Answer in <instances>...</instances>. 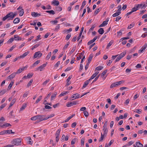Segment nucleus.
Returning <instances> with one entry per match:
<instances>
[{
	"label": "nucleus",
	"instance_id": "nucleus-1",
	"mask_svg": "<svg viewBox=\"0 0 147 147\" xmlns=\"http://www.w3.org/2000/svg\"><path fill=\"white\" fill-rule=\"evenodd\" d=\"M17 14V12H15L14 13L13 12H10L3 18L2 20L3 21H5L6 19H7V21L13 20L14 18L16 16Z\"/></svg>",
	"mask_w": 147,
	"mask_h": 147
},
{
	"label": "nucleus",
	"instance_id": "nucleus-2",
	"mask_svg": "<svg viewBox=\"0 0 147 147\" xmlns=\"http://www.w3.org/2000/svg\"><path fill=\"white\" fill-rule=\"evenodd\" d=\"M21 139L19 138H17L14 139L11 142V143L14 145L18 146L21 145Z\"/></svg>",
	"mask_w": 147,
	"mask_h": 147
},
{
	"label": "nucleus",
	"instance_id": "nucleus-3",
	"mask_svg": "<svg viewBox=\"0 0 147 147\" xmlns=\"http://www.w3.org/2000/svg\"><path fill=\"white\" fill-rule=\"evenodd\" d=\"M22 7L21 6H20V7L18 8L17 9L18 10H19L20 9H21V10H19V11L20 14H19V16H22L24 13V10L22 8Z\"/></svg>",
	"mask_w": 147,
	"mask_h": 147
},
{
	"label": "nucleus",
	"instance_id": "nucleus-4",
	"mask_svg": "<svg viewBox=\"0 0 147 147\" xmlns=\"http://www.w3.org/2000/svg\"><path fill=\"white\" fill-rule=\"evenodd\" d=\"M47 63H44L41 65L40 66L37 68L36 69V71H38L39 70H40V71H42L43 70V69L47 65Z\"/></svg>",
	"mask_w": 147,
	"mask_h": 147
},
{
	"label": "nucleus",
	"instance_id": "nucleus-5",
	"mask_svg": "<svg viewBox=\"0 0 147 147\" xmlns=\"http://www.w3.org/2000/svg\"><path fill=\"white\" fill-rule=\"evenodd\" d=\"M80 94L78 93L74 94L71 96L70 99L73 100L75 99L78 98L80 97Z\"/></svg>",
	"mask_w": 147,
	"mask_h": 147
},
{
	"label": "nucleus",
	"instance_id": "nucleus-6",
	"mask_svg": "<svg viewBox=\"0 0 147 147\" xmlns=\"http://www.w3.org/2000/svg\"><path fill=\"white\" fill-rule=\"evenodd\" d=\"M42 55V54L40 52V51H38L36 52L34 54L33 57L34 59L38 57H40Z\"/></svg>",
	"mask_w": 147,
	"mask_h": 147
},
{
	"label": "nucleus",
	"instance_id": "nucleus-7",
	"mask_svg": "<svg viewBox=\"0 0 147 147\" xmlns=\"http://www.w3.org/2000/svg\"><path fill=\"white\" fill-rule=\"evenodd\" d=\"M78 104V102L75 101H74L72 102H70V103L67 104L66 105V106L67 107H69L76 105Z\"/></svg>",
	"mask_w": 147,
	"mask_h": 147
},
{
	"label": "nucleus",
	"instance_id": "nucleus-8",
	"mask_svg": "<svg viewBox=\"0 0 147 147\" xmlns=\"http://www.w3.org/2000/svg\"><path fill=\"white\" fill-rule=\"evenodd\" d=\"M26 67V68L27 67L26 66V67H23L22 68H20L16 72V74H19L20 73L24 70Z\"/></svg>",
	"mask_w": 147,
	"mask_h": 147
},
{
	"label": "nucleus",
	"instance_id": "nucleus-9",
	"mask_svg": "<svg viewBox=\"0 0 147 147\" xmlns=\"http://www.w3.org/2000/svg\"><path fill=\"white\" fill-rule=\"evenodd\" d=\"M90 81V80L89 79L88 80H86L85 82H84V84L83 85L82 88H84L87 86L88 84L89 83Z\"/></svg>",
	"mask_w": 147,
	"mask_h": 147
},
{
	"label": "nucleus",
	"instance_id": "nucleus-10",
	"mask_svg": "<svg viewBox=\"0 0 147 147\" xmlns=\"http://www.w3.org/2000/svg\"><path fill=\"white\" fill-rule=\"evenodd\" d=\"M14 40H15L18 41L20 40H21L22 39L21 37H19V36H18L17 35H14Z\"/></svg>",
	"mask_w": 147,
	"mask_h": 147
},
{
	"label": "nucleus",
	"instance_id": "nucleus-11",
	"mask_svg": "<svg viewBox=\"0 0 147 147\" xmlns=\"http://www.w3.org/2000/svg\"><path fill=\"white\" fill-rule=\"evenodd\" d=\"M16 74V72H14L11 74L7 77L8 79H11L14 78Z\"/></svg>",
	"mask_w": 147,
	"mask_h": 147
},
{
	"label": "nucleus",
	"instance_id": "nucleus-12",
	"mask_svg": "<svg viewBox=\"0 0 147 147\" xmlns=\"http://www.w3.org/2000/svg\"><path fill=\"white\" fill-rule=\"evenodd\" d=\"M40 60H37L35 61L32 65L30 67V68H32V67H34L36 65L38 64V63H40Z\"/></svg>",
	"mask_w": 147,
	"mask_h": 147
},
{
	"label": "nucleus",
	"instance_id": "nucleus-13",
	"mask_svg": "<svg viewBox=\"0 0 147 147\" xmlns=\"http://www.w3.org/2000/svg\"><path fill=\"white\" fill-rule=\"evenodd\" d=\"M11 126V125L9 123H5L4 124H3V125H1V127L3 128L4 127H7Z\"/></svg>",
	"mask_w": 147,
	"mask_h": 147
},
{
	"label": "nucleus",
	"instance_id": "nucleus-14",
	"mask_svg": "<svg viewBox=\"0 0 147 147\" xmlns=\"http://www.w3.org/2000/svg\"><path fill=\"white\" fill-rule=\"evenodd\" d=\"M84 51H83L81 53H80V55L79 57H77V60L79 61L80 60L82 57L83 55H84Z\"/></svg>",
	"mask_w": 147,
	"mask_h": 147
},
{
	"label": "nucleus",
	"instance_id": "nucleus-15",
	"mask_svg": "<svg viewBox=\"0 0 147 147\" xmlns=\"http://www.w3.org/2000/svg\"><path fill=\"white\" fill-rule=\"evenodd\" d=\"M98 73L99 72H96L89 79L91 80L94 79L97 75Z\"/></svg>",
	"mask_w": 147,
	"mask_h": 147
},
{
	"label": "nucleus",
	"instance_id": "nucleus-16",
	"mask_svg": "<svg viewBox=\"0 0 147 147\" xmlns=\"http://www.w3.org/2000/svg\"><path fill=\"white\" fill-rule=\"evenodd\" d=\"M136 145L138 147H143V145L140 142H137L136 143Z\"/></svg>",
	"mask_w": 147,
	"mask_h": 147
},
{
	"label": "nucleus",
	"instance_id": "nucleus-17",
	"mask_svg": "<svg viewBox=\"0 0 147 147\" xmlns=\"http://www.w3.org/2000/svg\"><path fill=\"white\" fill-rule=\"evenodd\" d=\"M20 21V19L18 18H16L13 21V23L14 24H17L19 23Z\"/></svg>",
	"mask_w": 147,
	"mask_h": 147
},
{
	"label": "nucleus",
	"instance_id": "nucleus-18",
	"mask_svg": "<svg viewBox=\"0 0 147 147\" xmlns=\"http://www.w3.org/2000/svg\"><path fill=\"white\" fill-rule=\"evenodd\" d=\"M118 86V85L117 84V82H115L112 83L111 85L110 86V88H112Z\"/></svg>",
	"mask_w": 147,
	"mask_h": 147
},
{
	"label": "nucleus",
	"instance_id": "nucleus-19",
	"mask_svg": "<svg viewBox=\"0 0 147 147\" xmlns=\"http://www.w3.org/2000/svg\"><path fill=\"white\" fill-rule=\"evenodd\" d=\"M52 3L57 6L58 5L59 3V2L57 0H54L52 1Z\"/></svg>",
	"mask_w": 147,
	"mask_h": 147
},
{
	"label": "nucleus",
	"instance_id": "nucleus-20",
	"mask_svg": "<svg viewBox=\"0 0 147 147\" xmlns=\"http://www.w3.org/2000/svg\"><path fill=\"white\" fill-rule=\"evenodd\" d=\"M106 136V135H104L103 134H102V133H101V137L99 139V141L101 142L103 140L104 136Z\"/></svg>",
	"mask_w": 147,
	"mask_h": 147
},
{
	"label": "nucleus",
	"instance_id": "nucleus-21",
	"mask_svg": "<svg viewBox=\"0 0 147 147\" xmlns=\"http://www.w3.org/2000/svg\"><path fill=\"white\" fill-rule=\"evenodd\" d=\"M113 40H111L110 42L107 44L106 48L107 49H109V47L113 44Z\"/></svg>",
	"mask_w": 147,
	"mask_h": 147
},
{
	"label": "nucleus",
	"instance_id": "nucleus-22",
	"mask_svg": "<svg viewBox=\"0 0 147 147\" xmlns=\"http://www.w3.org/2000/svg\"><path fill=\"white\" fill-rule=\"evenodd\" d=\"M107 22H106V21H104L102 22V24H101L100 25H99V27H103L107 25Z\"/></svg>",
	"mask_w": 147,
	"mask_h": 147
},
{
	"label": "nucleus",
	"instance_id": "nucleus-23",
	"mask_svg": "<svg viewBox=\"0 0 147 147\" xmlns=\"http://www.w3.org/2000/svg\"><path fill=\"white\" fill-rule=\"evenodd\" d=\"M98 32L100 34H102L104 32V30L102 28H100L99 29Z\"/></svg>",
	"mask_w": 147,
	"mask_h": 147
},
{
	"label": "nucleus",
	"instance_id": "nucleus-24",
	"mask_svg": "<svg viewBox=\"0 0 147 147\" xmlns=\"http://www.w3.org/2000/svg\"><path fill=\"white\" fill-rule=\"evenodd\" d=\"M93 57V55L92 54H91L89 56L88 59V62H90V61H91L92 59V57Z\"/></svg>",
	"mask_w": 147,
	"mask_h": 147
},
{
	"label": "nucleus",
	"instance_id": "nucleus-25",
	"mask_svg": "<svg viewBox=\"0 0 147 147\" xmlns=\"http://www.w3.org/2000/svg\"><path fill=\"white\" fill-rule=\"evenodd\" d=\"M46 12L52 15H54L55 14V11L53 10H47Z\"/></svg>",
	"mask_w": 147,
	"mask_h": 147
},
{
	"label": "nucleus",
	"instance_id": "nucleus-26",
	"mask_svg": "<svg viewBox=\"0 0 147 147\" xmlns=\"http://www.w3.org/2000/svg\"><path fill=\"white\" fill-rule=\"evenodd\" d=\"M5 132L6 134H13L14 133V132H12L11 130H5Z\"/></svg>",
	"mask_w": 147,
	"mask_h": 147
},
{
	"label": "nucleus",
	"instance_id": "nucleus-27",
	"mask_svg": "<svg viewBox=\"0 0 147 147\" xmlns=\"http://www.w3.org/2000/svg\"><path fill=\"white\" fill-rule=\"evenodd\" d=\"M29 53V52L28 51L24 53L22 55H21L20 57L21 58H24L25 57H26L27 55Z\"/></svg>",
	"mask_w": 147,
	"mask_h": 147
},
{
	"label": "nucleus",
	"instance_id": "nucleus-28",
	"mask_svg": "<svg viewBox=\"0 0 147 147\" xmlns=\"http://www.w3.org/2000/svg\"><path fill=\"white\" fill-rule=\"evenodd\" d=\"M124 30L122 29H121L120 30L117 32V36H121L122 34V31H123Z\"/></svg>",
	"mask_w": 147,
	"mask_h": 147
},
{
	"label": "nucleus",
	"instance_id": "nucleus-29",
	"mask_svg": "<svg viewBox=\"0 0 147 147\" xmlns=\"http://www.w3.org/2000/svg\"><path fill=\"white\" fill-rule=\"evenodd\" d=\"M7 90L6 89H4L0 91V95H2L3 94H4L7 91Z\"/></svg>",
	"mask_w": 147,
	"mask_h": 147
},
{
	"label": "nucleus",
	"instance_id": "nucleus-30",
	"mask_svg": "<svg viewBox=\"0 0 147 147\" xmlns=\"http://www.w3.org/2000/svg\"><path fill=\"white\" fill-rule=\"evenodd\" d=\"M57 93L56 92H55L53 95H52L51 96V100H52L54 99L57 95Z\"/></svg>",
	"mask_w": 147,
	"mask_h": 147
},
{
	"label": "nucleus",
	"instance_id": "nucleus-31",
	"mask_svg": "<svg viewBox=\"0 0 147 147\" xmlns=\"http://www.w3.org/2000/svg\"><path fill=\"white\" fill-rule=\"evenodd\" d=\"M27 140H29V144L30 145H32L33 144V142L32 140L30 137H29L27 138Z\"/></svg>",
	"mask_w": 147,
	"mask_h": 147
},
{
	"label": "nucleus",
	"instance_id": "nucleus-32",
	"mask_svg": "<svg viewBox=\"0 0 147 147\" xmlns=\"http://www.w3.org/2000/svg\"><path fill=\"white\" fill-rule=\"evenodd\" d=\"M38 13L34 12H32L31 13V15L32 16L34 17H37Z\"/></svg>",
	"mask_w": 147,
	"mask_h": 147
},
{
	"label": "nucleus",
	"instance_id": "nucleus-33",
	"mask_svg": "<svg viewBox=\"0 0 147 147\" xmlns=\"http://www.w3.org/2000/svg\"><path fill=\"white\" fill-rule=\"evenodd\" d=\"M136 7H134L132 9V10L131 11L132 13L133 12H134L136 11L138 9V8L137 7V6L136 5Z\"/></svg>",
	"mask_w": 147,
	"mask_h": 147
},
{
	"label": "nucleus",
	"instance_id": "nucleus-34",
	"mask_svg": "<svg viewBox=\"0 0 147 147\" xmlns=\"http://www.w3.org/2000/svg\"><path fill=\"white\" fill-rule=\"evenodd\" d=\"M100 11V10L99 8L97 9L94 13V15L95 16H96Z\"/></svg>",
	"mask_w": 147,
	"mask_h": 147
},
{
	"label": "nucleus",
	"instance_id": "nucleus-35",
	"mask_svg": "<svg viewBox=\"0 0 147 147\" xmlns=\"http://www.w3.org/2000/svg\"><path fill=\"white\" fill-rule=\"evenodd\" d=\"M103 68V67L102 66L100 65L96 67L95 69V70H101Z\"/></svg>",
	"mask_w": 147,
	"mask_h": 147
},
{
	"label": "nucleus",
	"instance_id": "nucleus-36",
	"mask_svg": "<svg viewBox=\"0 0 147 147\" xmlns=\"http://www.w3.org/2000/svg\"><path fill=\"white\" fill-rule=\"evenodd\" d=\"M45 117H43V116H41V117H40V121L41 122L43 120H45L47 119V118H46V117L45 118Z\"/></svg>",
	"mask_w": 147,
	"mask_h": 147
},
{
	"label": "nucleus",
	"instance_id": "nucleus-37",
	"mask_svg": "<svg viewBox=\"0 0 147 147\" xmlns=\"http://www.w3.org/2000/svg\"><path fill=\"white\" fill-rule=\"evenodd\" d=\"M107 69H106V70H105V71H104L102 72V73L101 74V77L102 78H103L105 76V74L107 73Z\"/></svg>",
	"mask_w": 147,
	"mask_h": 147
},
{
	"label": "nucleus",
	"instance_id": "nucleus-38",
	"mask_svg": "<svg viewBox=\"0 0 147 147\" xmlns=\"http://www.w3.org/2000/svg\"><path fill=\"white\" fill-rule=\"evenodd\" d=\"M40 35H38L37 36V38L34 40H32V42H33V41H37L38 40H40L41 39V38H40Z\"/></svg>",
	"mask_w": 147,
	"mask_h": 147
},
{
	"label": "nucleus",
	"instance_id": "nucleus-39",
	"mask_svg": "<svg viewBox=\"0 0 147 147\" xmlns=\"http://www.w3.org/2000/svg\"><path fill=\"white\" fill-rule=\"evenodd\" d=\"M55 9L57 11H60L62 10V8L61 7L57 6L55 7Z\"/></svg>",
	"mask_w": 147,
	"mask_h": 147
},
{
	"label": "nucleus",
	"instance_id": "nucleus-40",
	"mask_svg": "<svg viewBox=\"0 0 147 147\" xmlns=\"http://www.w3.org/2000/svg\"><path fill=\"white\" fill-rule=\"evenodd\" d=\"M42 96H39L38 98L37 99V100L36 101L35 103H38L42 99Z\"/></svg>",
	"mask_w": 147,
	"mask_h": 147
},
{
	"label": "nucleus",
	"instance_id": "nucleus-41",
	"mask_svg": "<svg viewBox=\"0 0 147 147\" xmlns=\"http://www.w3.org/2000/svg\"><path fill=\"white\" fill-rule=\"evenodd\" d=\"M135 25V24L134 23H132L131 24H130L127 27L128 29H130L131 28Z\"/></svg>",
	"mask_w": 147,
	"mask_h": 147
},
{
	"label": "nucleus",
	"instance_id": "nucleus-42",
	"mask_svg": "<svg viewBox=\"0 0 147 147\" xmlns=\"http://www.w3.org/2000/svg\"><path fill=\"white\" fill-rule=\"evenodd\" d=\"M60 131V129H59L57 130L55 134V135L56 136H59Z\"/></svg>",
	"mask_w": 147,
	"mask_h": 147
},
{
	"label": "nucleus",
	"instance_id": "nucleus-43",
	"mask_svg": "<svg viewBox=\"0 0 147 147\" xmlns=\"http://www.w3.org/2000/svg\"><path fill=\"white\" fill-rule=\"evenodd\" d=\"M96 26V25L95 24H94L93 25L91 28L89 30V31H93L94 30V29L95 27Z\"/></svg>",
	"mask_w": 147,
	"mask_h": 147
},
{
	"label": "nucleus",
	"instance_id": "nucleus-44",
	"mask_svg": "<svg viewBox=\"0 0 147 147\" xmlns=\"http://www.w3.org/2000/svg\"><path fill=\"white\" fill-rule=\"evenodd\" d=\"M26 107V104H24L22 105V106L20 109V111H22Z\"/></svg>",
	"mask_w": 147,
	"mask_h": 147
},
{
	"label": "nucleus",
	"instance_id": "nucleus-45",
	"mask_svg": "<svg viewBox=\"0 0 147 147\" xmlns=\"http://www.w3.org/2000/svg\"><path fill=\"white\" fill-rule=\"evenodd\" d=\"M71 36V34H67L65 37V39L68 40L70 38Z\"/></svg>",
	"mask_w": 147,
	"mask_h": 147
},
{
	"label": "nucleus",
	"instance_id": "nucleus-46",
	"mask_svg": "<svg viewBox=\"0 0 147 147\" xmlns=\"http://www.w3.org/2000/svg\"><path fill=\"white\" fill-rule=\"evenodd\" d=\"M50 80L49 79H48L45 81L42 84V85L44 86H45L47 84V83L49 82Z\"/></svg>",
	"mask_w": 147,
	"mask_h": 147
},
{
	"label": "nucleus",
	"instance_id": "nucleus-47",
	"mask_svg": "<svg viewBox=\"0 0 147 147\" xmlns=\"http://www.w3.org/2000/svg\"><path fill=\"white\" fill-rule=\"evenodd\" d=\"M60 27V26L59 24H58L55 28L54 30L55 31H56L58 30L59 29Z\"/></svg>",
	"mask_w": 147,
	"mask_h": 147
},
{
	"label": "nucleus",
	"instance_id": "nucleus-48",
	"mask_svg": "<svg viewBox=\"0 0 147 147\" xmlns=\"http://www.w3.org/2000/svg\"><path fill=\"white\" fill-rule=\"evenodd\" d=\"M84 113L85 116L86 117H87L89 115V113L87 111H84Z\"/></svg>",
	"mask_w": 147,
	"mask_h": 147
},
{
	"label": "nucleus",
	"instance_id": "nucleus-49",
	"mask_svg": "<svg viewBox=\"0 0 147 147\" xmlns=\"http://www.w3.org/2000/svg\"><path fill=\"white\" fill-rule=\"evenodd\" d=\"M103 130L104 131L103 134L107 136L108 132V130L107 128L103 129Z\"/></svg>",
	"mask_w": 147,
	"mask_h": 147
},
{
	"label": "nucleus",
	"instance_id": "nucleus-50",
	"mask_svg": "<svg viewBox=\"0 0 147 147\" xmlns=\"http://www.w3.org/2000/svg\"><path fill=\"white\" fill-rule=\"evenodd\" d=\"M33 80L32 79L27 84V86L28 87H29V86H30L33 82Z\"/></svg>",
	"mask_w": 147,
	"mask_h": 147
},
{
	"label": "nucleus",
	"instance_id": "nucleus-51",
	"mask_svg": "<svg viewBox=\"0 0 147 147\" xmlns=\"http://www.w3.org/2000/svg\"><path fill=\"white\" fill-rule=\"evenodd\" d=\"M147 47V44L146 43L145 44L144 46L142 47L141 49H142L144 51H145L146 48Z\"/></svg>",
	"mask_w": 147,
	"mask_h": 147
},
{
	"label": "nucleus",
	"instance_id": "nucleus-52",
	"mask_svg": "<svg viewBox=\"0 0 147 147\" xmlns=\"http://www.w3.org/2000/svg\"><path fill=\"white\" fill-rule=\"evenodd\" d=\"M76 49V47H75L73 48L71 51L69 52V54H71L73 53L74 52Z\"/></svg>",
	"mask_w": 147,
	"mask_h": 147
},
{
	"label": "nucleus",
	"instance_id": "nucleus-53",
	"mask_svg": "<svg viewBox=\"0 0 147 147\" xmlns=\"http://www.w3.org/2000/svg\"><path fill=\"white\" fill-rule=\"evenodd\" d=\"M6 104L5 103L3 104L2 105H1L0 107V111H1L3 108L5 107L6 106Z\"/></svg>",
	"mask_w": 147,
	"mask_h": 147
},
{
	"label": "nucleus",
	"instance_id": "nucleus-54",
	"mask_svg": "<svg viewBox=\"0 0 147 147\" xmlns=\"http://www.w3.org/2000/svg\"><path fill=\"white\" fill-rule=\"evenodd\" d=\"M124 81L123 80L120 81L118 82H117V84H118V86L121 85V84H123L124 83Z\"/></svg>",
	"mask_w": 147,
	"mask_h": 147
},
{
	"label": "nucleus",
	"instance_id": "nucleus-55",
	"mask_svg": "<svg viewBox=\"0 0 147 147\" xmlns=\"http://www.w3.org/2000/svg\"><path fill=\"white\" fill-rule=\"evenodd\" d=\"M141 111L142 110L140 109H136L134 112H136V113L138 114H140L141 113Z\"/></svg>",
	"mask_w": 147,
	"mask_h": 147
},
{
	"label": "nucleus",
	"instance_id": "nucleus-56",
	"mask_svg": "<svg viewBox=\"0 0 147 147\" xmlns=\"http://www.w3.org/2000/svg\"><path fill=\"white\" fill-rule=\"evenodd\" d=\"M51 52H49L48 55L46 57V59H49L50 57L51 56Z\"/></svg>",
	"mask_w": 147,
	"mask_h": 147
},
{
	"label": "nucleus",
	"instance_id": "nucleus-57",
	"mask_svg": "<svg viewBox=\"0 0 147 147\" xmlns=\"http://www.w3.org/2000/svg\"><path fill=\"white\" fill-rule=\"evenodd\" d=\"M33 74L29 73L28 74L27 77L28 78H31L33 75Z\"/></svg>",
	"mask_w": 147,
	"mask_h": 147
},
{
	"label": "nucleus",
	"instance_id": "nucleus-58",
	"mask_svg": "<svg viewBox=\"0 0 147 147\" xmlns=\"http://www.w3.org/2000/svg\"><path fill=\"white\" fill-rule=\"evenodd\" d=\"M119 15H120L119 12H116L112 16L113 17H115L119 16Z\"/></svg>",
	"mask_w": 147,
	"mask_h": 147
},
{
	"label": "nucleus",
	"instance_id": "nucleus-59",
	"mask_svg": "<svg viewBox=\"0 0 147 147\" xmlns=\"http://www.w3.org/2000/svg\"><path fill=\"white\" fill-rule=\"evenodd\" d=\"M28 92H26L23 95V97L24 98L27 96L28 94Z\"/></svg>",
	"mask_w": 147,
	"mask_h": 147
},
{
	"label": "nucleus",
	"instance_id": "nucleus-60",
	"mask_svg": "<svg viewBox=\"0 0 147 147\" xmlns=\"http://www.w3.org/2000/svg\"><path fill=\"white\" fill-rule=\"evenodd\" d=\"M84 138H82L81 140V145H84Z\"/></svg>",
	"mask_w": 147,
	"mask_h": 147
},
{
	"label": "nucleus",
	"instance_id": "nucleus-61",
	"mask_svg": "<svg viewBox=\"0 0 147 147\" xmlns=\"http://www.w3.org/2000/svg\"><path fill=\"white\" fill-rule=\"evenodd\" d=\"M66 94L65 91H63L59 95L60 97L65 95Z\"/></svg>",
	"mask_w": 147,
	"mask_h": 147
},
{
	"label": "nucleus",
	"instance_id": "nucleus-62",
	"mask_svg": "<svg viewBox=\"0 0 147 147\" xmlns=\"http://www.w3.org/2000/svg\"><path fill=\"white\" fill-rule=\"evenodd\" d=\"M7 61H5L4 62H3L1 64V67H2L4 65H5L7 63Z\"/></svg>",
	"mask_w": 147,
	"mask_h": 147
},
{
	"label": "nucleus",
	"instance_id": "nucleus-63",
	"mask_svg": "<svg viewBox=\"0 0 147 147\" xmlns=\"http://www.w3.org/2000/svg\"><path fill=\"white\" fill-rule=\"evenodd\" d=\"M107 122H106L104 123L103 126V129H106L107 128Z\"/></svg>",
	"mask_w": 147,
	"mask_h": 147
},
{
	"label": "nucleus",
	"instance_id": "nucleus-64",
	"mask_svg": "<svg viewBox=\"0 0 147 147\" xmlns=\"http://www.w3.org/2000/svg\"><path fill=\"white\" fill-rule=\"evenodd\" d=\"M13 40H14V38L13 37H12V38H10L8 40L7 42L9 43V42L11 43L13 41Z\"/></svg>",
	"mask_w": 147,
	"mask_h": 147
}]
</instances>
